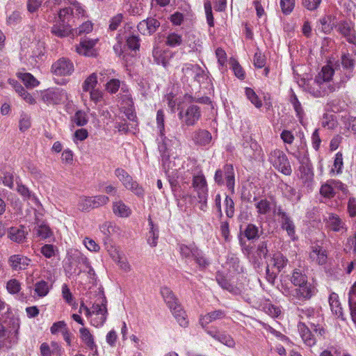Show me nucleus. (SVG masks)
I'll list each match as a JSON object with an SVG mask.
<instances>
[{
	"mask_svg": "<svg viewBox=\"0 0 356 356\" xmlns=\"http://www.w3.org/2000/svg\"><path fill=\"white\" fill-rule=\"evenodd\" d=\"M40 356H61L63 350L60 346L55 341L50 343L44 342L40 346Z\"/></svg>",
	"mask_w": 356,
	"mask_h": 356,
	"instance_id": "4be33fe9",
	"label": "nucleus"
},
{
	"mask_svg": "<svg viewBox=\"0 0 356 356\" xmlns=\"http://www.w3.org/2000/svg\"><path fill=\"white\" fill-rule=\"evenodd\" d=\"M120 86L119 79H111L106 85V90L111 94H115L118 92Z\"/></svg>",
	"mask_w": 356,
	"mask_h": 356,
	"instance_id": "69168bd1",
	"label": "nucleus"
},
{
	"mask_svg": "<svg viewBox=\"0 0 356 356\" xmlns=\"http://www.w3.org/2000/svg\"><path fill=\"white\" fill-rule=\"evenodd\" d=\"M334 74V69L330 65H326L322 67L321 72L316 76V78L324 83H334L332 82Z\"/></svg>",
	"mask_w": 356,
	"mask_h": 356,
	"instance_id": "2f4dec72",
	"label": "nucleus"
},
{
	"mask_svg": "<svg viewBox=\"0 0 356 356\" xmlns=\"http://www.w3.org/2000/svg\"><path fill=\"white\" fill-rule=\"evenodd\" d=\"M92 30V24L91 22L86 21L83 22L77 29H74L75 33L78 35L88 33Z\"/></svg>",
	"mask_w": 356,
	"mask_h": 356,
	"instance_id": "e2e57ef3",
	"label": "nucleus"
},
{
	"mask_svg": "<svg viewBox=\"0 0 356 356\" xmlns=\"http://www.w3.org/2000/svg\"><path fill=\"white\" fill-rule=\"evenodd\" d=\"M170 156H166L161 158L162 161V166L163 169L164 170L165 174L168 176H173L175 175V172L177 171L176 168H174L175 166V162L170 161Z\"/></svg>",
	"mask_w": 356,
	"mask_h": 356,
	"instance_id": "a18cd8bd",
	"label": "nucleus"
},
{
	"mask_svg": "<svg viewBox=\"0 0 356 356\" xmlns=\"http://www.w3.org/2000/svg\"><path fill=\"white\" fill-rule=\"evenodd\" d=\"M298 176L302 183L307 188H312L314 181V172L311 161L300 164L298 168Z\"/></svg>",
	"mask_w": 356,
	"mask_h": 356,
	"instance_id": "a211bd4d",
	"label": "nucleus"
},
{
	"mask_svg": "<svg viewBox=\"0 0 356 356\" xmlns=\"http://www.w3.org/2000/svg\"><path fill=\"white\" fill-rule=\"evenodd\" d=\"M42 99L47 105H56L67 99V93L62 88H49L42 92Z\"/></svg>",
	"mask_w": 356,
	"mask_h": 356,
	"instance_id": "9b49d317",
	"label": "nucleus"
},
{
	"mask_svg": "<svg viewBox=\"0 0 356 356\" xmlns=\"http://www.w3.org/2000/svg\"><path fill=\"white\" fill-rule=\"evenodd\" d=\"M290 102L293 105L297 118L299 119V120H302V119L304 117L305 113L302 107L301 103L299 102L296 95L293 91L290 97Z\"/></svg>",
	"mask_w": 356,
	"mask_h": 356,
	"instance_id": "ea45409f",
	"label": "nucleus"
},
{
	"mask_svg": "<svg viewBox=\"0 0 356 356\" xmlns=\"http://www.w3.org/2000/svg\"><path fill=\"white\" fill-rule=\"evenodd\" d=\"M72 121L77 126L83 127L88 123V119L86 113L84 111L79 110L74 113V116L72 117Z\"/></svg>",
	"mask_w": 356,
	"mask_h": 356,
	"instance_id": "09e8293b",
	"label": "nucleus"
},
{
	"mask_svg": "<svg viewBox=\"0 0 356 356\" xmlns=\"http://www.w3.org/2000/svg\"><path fill=\"white\" fill-rule=\"evenodd\" d=\"M224 178L226 181V186L229 191L232 193H234V170L232 164H226L222 169H218L216 171L214 175V180L218 185H223Z\"/></svg>",
	"mask_w": 356,
	"mask_h": 356,
	"instance_id": "1a4fd4ad",
	"label": "nucleus"
},
{
	"mask_svg": "<svg viewBox=\"0 0 356 356\" xmlns=\"http://www.w3.org/2000/svg\"><path fill=\"white\" fill-rule=\"evenodd\" d=\"M161 140L162 142L159 143L158 149L161 154V158L166 157V156H170L171 154V146L172 141L168 138H167L165 136H164V134H163V136H161Z\"/></svg>",
	"mask_w": 356,
	"mask_h": 356,
	"instance_id": "473e14b6",
	"label": "nucleus"
},
{
	"mask_svg": "<svg viewBox=\"0 0 356 356\" xmlns=\"http://www.w3.org/2000/svg\"><path fill=\"white\" fill-rule=\"evenodd\" d=\"M277 215L280 218L282 229L287 232L288 236L293 241L296 240V226L291 216L280 207L277 209Z\"/></svg>",
	"mask_w": 356,
	"mask_h": 356,
	"instance_id": "ddd939ff",
	"label": "nucleus"
},
{
	"mask_svg": "<svg viewBox=\"0 0 356 356\" xmlns=\"http://www.w3.org/2000/svg\"><path fill=\"white\" fill-rule=\"evenodd\" d=\"M115 175L128 190L132 191L138 197H143L144 190L131 175L122 168H118L115 170Z\"/></svg>",
	"mask_w": 356,
	"mask_h": 356,
	"instance_id": "9d476101",
	"label": "nucleus"
},
{
	"mask_svg": "<svg viewBox=\"0 0 356 356\" xmlns=\"http://www.w3.org/2000/svg\"><path fill=\"white\" fill-rule=\"evenodd\" d=\"M225 213L228 218H232L234 214V203L233 200L228 195H226L225 200Z\"/></svg>",
	"mask_w": 356,
	"mask_h": 356,
	"instance_id": "338daca9",
	"label": "nucleus"
},
{
	"mask_svg": "<svg viewBox=\"0 0 356 356\" xmlns=\"http://www.w3.org/2000/svg\"><path fill=\"white\" fill-rule=\"evenodd\" d=\"M327 227L335 232L346 230V224L342 219L336 213H328L324 218Z\"/></svg>",
	"mask_w": 356,
	"mask_h": 356,
	"instance_id": "aec40b11",
	"label": "nucleus"
},
{
	"mask_svg": "<svg viewBox=\"0 0 356 356\" xmlns=\"http://www.w3.org/2000/svg\"><path fill=\"white\" fill-rule=\"evenodd\" d=\"M321 31L325 34L331 32L334 26V19L331 15L325 16L320 19Z\"/></svg>",
	"mask_w": 356,
	"mask_h": 356,
	"instance_id": "79ce46f5",
	"label": "nucleus"
},
{
	"mask_svg": "<svg viewBox=\"0 0 356 356\" xmlns=\"http://www.w3.org/2000/svg\"><path fill=\"white\" fill-rule=\"evenodd\" d=\"M184 42L183 37L176 32H170L165 38V44L171 48L180 46Z\"/></svg>",
	"mask_w": 356,
	"mask_h": 356,
	"instance_id": "72a5a7b5",
	"label": "nucleus"
},
{
	"mask_svg": "<svg viewBox=\"0 0 356 356\" xmlns=\"http://www.w3.org/2000/svg\"><path fill=\"white\" fill-rule=\"evenodd\" d=\"M74 70L72 62L65 58L58 59L51 66V72L57 76H70Z\"/></svg>",
	"mask_w": 356,
	"mask_h": 356,
	"instance_id": "2eb2a0df",
	"label": "nucleus"
},
{
	"mask_svg": "<svg viewBox=\"0 0 356 356\" xmlns=\"http://www.w3.org/2000/svg\"><path fill=\"white\" fill-rule=\"evenodd\" d=\"M161 293L179 324L181 327H186L188 323L186 318L185 311L182 309L173 292L170 288L165 286L161 288Z\"/></svg>",
	"mask_w": 356,
	"mask_h": 356,
	"instance_id": "39448f33",
	"label": "nucleus"
},
{
	"mask_svg": "<svg viewBox=\"0 0 356 356\" xmlns=\"http://www.w3.org/2000/svg\"><path fill=\"white\" fill-rule=\"evenodd\" d=\"M338 296L337 294L333 293L330 296L329 298V302L331 307V309L333 312H334L336 314H341V308L339 307V302L337 300Z\"/></svg>",
	"mask_w": 356,
	"mask_h": 356,
	"instance_id": "0e129e2a",
	"label": "nucleus"
},
{
	"mask_svg": "<svg viewBox=\"0 0 356 356\" xmlns=\"http://www.w3.org/2000/svg\"><path fill=\"white\" fill-rule=\"evenodd\" d=\"M298 329L300 335L305 344L309 346H312L316 344V340L315 337L305 323L300 322L298 324Z\"/></svg>",
	"mask_w": 356,
	"mask_h": 356,
	"instance_id": "a878e982",
	"label": "nucleus"
},
{
	"mask_svg": "<svg viewBox=\"0 0 356 356\" xmlns=\"http://www.w3.org/2000/svg\"><path fill=\"white\" fill-rule=\"evenodd\" d=\"M17 76L26 87L34 88L39 84V81L30 73L19 72Z\"/></svg>",
	"mask_w": 356,
	"mask_h": 356,
	"instance_id": "a19ab883",
	"label": "nucleus"
},
{
	"mask_svg": "<svg viewBox=\"0 0 356 356\" xmlns=\"http://www.w3.org/2000/svg\"><path fill=\"white\" fill-rule=\"evenodd\" d=\"M78 208L82 211H88L92 209L91 197H80L78 202Z\"/></svg>",
	"mask_w": 356,
	"mask_h": 356,
	"instance_id": "864d4df0",
	"label": "nucleus"
},
{
	"mask_svg": "<svg viewBox=\"0 0 356 356\" xmlns=\"http://www.w3.org/2000/svg\"><path fill=\"white\" fill-rule=\"evenodd\" d=\"M6 289L11 294H16L21 290V284L16 279L10 280L6 284Z\"/></svg>",
	"mask_w": 356,
	"mask_h": 356,
	"instance_id": "13d9d810",
	"label": "nucleus"
},
{
	"mask_svg": "<svg viewBox=\"0 0 356 356\" xmlns=\"http://www.w3.org/2000/svg\"><path fill=\"white\" fill-rule=\"evenodd\" d=\"M97 84V76L96 73L91 74L88 76L82 84V89L83 92H89L95 89Z\"/></svg>",
	"mask_w": 356,
	"mask_h": 356,
	"instance_id": "37998d69",
	"label": "nucleus"
},
{
	"mask_svg": "<svg viewBox=\"0 0 356 356\" xmlns=\"http://www.w3.org/2000/svg\"><path fill=\"white\" fill-rule=\"evenodd\" d=\"M274 266L280 272L288 264V259L282 254L278 252L273 255Z\"/></svg>",
	"mask_w": 356,
	"mask_h": 356,
	"instance_id": "de8ad7c7",
	"label": "nucleus"
},
{
	"mask_svg": "<svg viewBox=\"0 0 356 356\" xmlns=\"http://www.w3.org/2000/svg\"><path fill=\"white\" fill-rule=\"evenodd\" d=\"M292 155L298 161L300 165L310 161L307 152L304 149L296 150Z\"/></svg>",
	"mask_w": 356,
	"mask_h": 356,
	"instance_id": "680f3d73",
	"label": "nucleus"
},
{
	"mask_svg": "<svg viewBox=\"0 0 356 356\" xmlns=\"http://www.w3.org/2000/svg\"><path fill=\"white\" fill-rule=\"evenodd\" d=\"M149 225L150 226V230L147 234V243L151 247H155L157 245L159 239V229L154 225L150 218L149 219Z\"/></svg>",
	"mask_w": 356,
	"mask_h": 356,
	"instance_id": "c9c22d12",
	"label": "nucleus"
},
{
	"mask_svg": "<svg viewBox=\"0 0 356 356\" xmlns=\"http://www.w3.org/2000/svg\"><path fill=\"white\" fill-rule=\"evenodd\" d=\"M86 11L82 5L76 0H71L69 4L60 8L58 17L55 19L51 32L59 38L68 36L72 33V26L76 20L85 16Z\"/></svg>",
	"mask_w": 356,
	"mask_h": 356,
	"instance_id": "f257e3e1",
	"label": "nucleus"
},
{
	"mask_svg": "<svg viewBox=\"0 0 356 356\" xmlns=\"http://www.w3.org/2000/svg\"><path fill=\"white\" fill-rule=\"evenodd\" d=\"M310 258L318 265L325 264L327 259V251L318 245L312 247Z\"/></svg>",
	"mask_w": 356,
	"mask_h": 356,
	"instance_id": "cd10ccee",
	"label": "nucleus"
},
{
	"mask_svg": "<svg viewBox=\"0 0 356 356\" xmlns=\"http://www.w3.org/2000/svg\"><path fill=\"white\" fill-rule=\"evenodd\" d=\"M80 332V337L81 340L86 344V346L90 348V349H92L93 347L95 346L93 337L90 332L89 330L86 327H81L79 330Z\"/></svg>",
	"mask_w": 356,
	"mask_h": 356,
	"instance_id": "c03bdc74",
	"label": "nucleus"
},
{
	"mask_svg": "<svg viewBox=\"0 0 356 356\" xmlns=\"http://www.w3.org/2000/svg\"><path fill=\"white\" fill-rule=\"evenodd\" d=\"M291 283L296 286L293 289V296L299 300H309L316 293L315 287L308 282L307 276L300 269L293 270Z\"/></svg>",
	"mask_w": 356,
	"mask_h": 356,
	"instance_id": "f03ea898",
	"label": "nucleus"
},
{
	"mask_svg": "<svg viewBox=\"0 0 356 356\" xmlns=\"http://www.w3.org/2000/svg\"><path fill=\"white\" fill-rule=\"evenodd\" d=\"M185 44L190 49L189 51L200 52L202 48V42L200 36L193 32H188L184 40Z\"/></svg>",
	"mask_w": 356,
	"mask_h": 356,
	"instance_id": "5701e85b",
	"label": "nucleus"
},
{
	"mask_svg": "<svg viewBox=\"0 0 356 356\" xmlns=\"http://www.w3.org/2000/svg\"><path fill=\"white\" fill-rule=\"evenodd\" d=\"M299 316L302 319L305 318L308 319V324L310 325L313 332L318 337H324L326 330L324 328V317L321 311L313 308H306L298 309Z\"/></svg>",
	"mask_w": 356,
	"mask_h": 356,
	"instance_id": "20e7f679",
	"label": "nucleus"
},
{
	"mask_svg": "<svg viewBox=\"0 0 356 356\" xmlns=\"http://www.w3.org/2000/svg\"><path fill=\"white\" fill-rule=\"evenodd\" d=\"M320 193L324 197L329 199L334 197L336 193L332 184L330 183V180H328L326 183L322 184L320 188Z\"/></svg>",
	"mask_w": 356,
	"mask_h": 356,
	"instance_id": "8fccbe9b",
	"label": "nucleus"
},
{
	"mask_svg": "<svg viewBox=\"0 0 356 356\" xmlns=\"http://www.w3.org/2000/svg\"><path fill=\"white\" fill-rule=\"evenodd\" d=\"M179 115L184 124L187 126H193L200 119L201 113L200 108L197 106L191 105L186 111H180Z\"/></svg>",
	"mask_w": 356,
	"mask_h": 356,
	"instance_id": "4468645a",
	"label": "nucleus"
},
{
	"mask_svg": "<svg viewBox=\"0 0 356 356\" xmlns=\"http://www.w3.org/2000/svg\"><path fill=\"white\" fill-rule=\"evenodd\" d=\"M161 26L160 22L153 17H149L140 22L137 26L138 31L144 35H151Z\"/></svg>",
	"mask_w": 356,
	"mask_h": 356,
	"instance_id": "6ab92c4d",
	"label": "nucleus"
},
{
	"mask_svg": "<svg viewBox=\"0 0 356 356\" xmlns=\"http://www.w3.org/2000/svg\"><path fill=\"white\" fill-rule=\"evenodd\" d=\"M336 88L334 83H324L316 77L314 81L305 84L306 91L316 98L327 96L334 92Z\"/></svg>",
	"mask_w": 356,
	"mask_h": 356,
	"instance_id": "423d86ee",
	"label": "nucleus"
},
{
	"mask_svg": "<svg viewBox=\"0 0 356 356\" xmlns=\"http://www.w3.org/2000/svg\"><path fill=\"white\" fill-rule=\"evenodd\" d=\"M268 161L281 173L285 175H291L292 169L290 162L283 151L277 149L271 151Z\"/></svg>",
	"mask_w": 356,
	"mask_h": 356,
	"instance_id": "0eeeda50",
	"label": "nucleus"
},
{
	"mask_svg": "<svg viewBox=\"0 0 356 356\" xmlns=\"http://www.w3.org/2000/svg\"><path fill=\"white\" fill-rule=\"evenodd\" d=\"M192 139L195 145L206 146L210 144L212 136L209 131L204 129H199L193 133Z\"/></svg>",
	"mask_w": 356,
	"mask_h": 356,
	"instance_id": "bb28decb",
	"label": "nucleus"
},
{
	"mask_svg": "<svg viewBox=\"0 0 356 356\" xmlns=\"http://www.w3.org/2000/svg\"><path fill=\"white\" fill-rule=\"evenodd\" d=\"M31 259L21 254L11 255L8 259V263L14 270H25L29 266Z\"/></svg>",
	"mask_w": 356,
	"mask_h": 356,
	"instance_id": "393cba45",
	"label": "nucleus"
},
{
	"mask_svg": "<svg viewBox=\"0 0 356 356\" xmlns=\"http://www.w3.org/2000/svg\"><path fill=\"white\" fill-rule=\"evenodd\" d=\"M113 211L115 215L122 218L131 214V209L122 201L113 202Z\"/></svg>",
	"mask_w": 356,
	"mask_h": 356,
	"instance_id": "f704fd0d",
	"label": "nucleus"
},
{
	"mask_svg": "<svg viewBox=\"0 0 356 356\" xmlns=\"http://www.w3.org/2000/svg\"><path fill=\"white\" fill-rule=\"evenodd\" d=\"M49 284L48 282L40 280L35 284V292L39 297L46 296L49 291Z\"/></svg>",
	"mask_w": 356,
	"mask_h": 356,
	"instance_id": "49530a36",
	"label": "nucleus"
},
{
	"mask_svg": "<svg viewBox=\"0 0 356 356\" xmlns=\"http://www.w3.org/2000/svg\"><path fill=\"white\" fill-rule=\"evenodd\" d=\"M192 186L196 192L200 209L206 211L207 208L208 187L206 179L203 175L193 176Z\"/></svg>",
	"mask_w": 356,
	"mask_h": 356,
	"instance_id": "6e6552de",
	"label": "nucleus"
},
{
	"mask_svg": "<svg viewBox=\"0 0 356 356\" xmlns=\"http://www.w3.org/2000/svg\"><path fill=\"white\" fill-rule=\"evenodd\" d=\"M197 250L198 248L194 245H186L181 244L179 245L180 254L186 260L193 259Z\"/></svg>",
	"mask_w": 356,
	"mask_h": 356,
	"instance_id": "e433bc0d",
	"label": "nucleus"
},
{
	"mask_svg": "<svg viewBox=\"0 0 356 356\" xmlns=\"http://www.w3.org/2000/svg\"><path fill=\"white\" fill-rule=\"evenodd\" d=\"M255 207L259 214L265 215L270 211V203L266 199H262L255 204Z\"/></svg>",
	"mask_w": 356,
	"mask_h": 356,
	"instance_id": "3c124183",
	"label": "nucleus"
},
{
	"mask_svg": "<svg viewBox=\"0 0 356 356\" xmlns=\"http://www.w3.org/2000/svg\"><path fill=\"white\" fill-rule=\"evenodd\" d=\"M127 44L130 49L138 50L140 48V39L138 35H132L127 39Z\"/></svg>",
	"mask_w": 356,
	"mask_h": 356,
	"instance_id": "774afa93",
	"label": "nucleus"
},
{
	"mask_svg": "<svg viewBox=\"0 0 356 356\" xmlns=\"http://www.w3.org/2000/svg\"><path fill=\"white\" fill-rule=\"evenodd\" d=\"M280 7L284 15H289L295 6V0H280Z\"/></svg>",
	"mask_w": 356,
	"mask_h": 356,
	"instance_id": "bf43d9fd",
	"label": "nucleus"
},
{
	"mask_svg": "<svg viewBox=\"0 0 356 356\" xmlns=\"http://www.w3.org/2000/svg\"><path fill=\"white\" fill-rule=\"evenodd\" d=\"M227 314V312L224 309H213L204 315H200L199 322L202 327L205 330L207 328H209L208 327L209 324L226 318Z\"/></svg>",
	"mask_w": 356,
	"mask_h": 356,
	"instance_id": "f8f14e48",
	"label": "nucleus"
},
{
	"mask_svg": "<svg viewBox=\"0 0 356 356\" xmlns=\"http://www.w3.org/2000/svg\"><path fill=\"white\" fill-rule=\"evenodd\" d=\"M19 328V324L15 319L0 323V349L8 350L17 343Z\"/></svg>",
	"mask_w": 356,
	"mask_h": 356,
	"instance_id": "7ed1b4c3",
	"label": "nucleus"
},
{
	"mask_svg": "<svg viewBox=\"0 0 356 356\" xmlns=\"http://www.w3.org/2000/svg\"><path fill=\"white\" fill-rule=\"evenodd\" d=\"M218 284L225 290L228 291L233 295H239L241 290L239 288L232 284L222 274L218 273L216 276Z\"/></svg>",
	"mask_w": 356,
	"mask_h": 356,
	"instance_id": "c85d7f7f",
	"label": "nucleus"
},
{
	"mask_svg": "<svg viewBox=\"0 0 356 356\" xmlns=\"http://www.w3.org/2000/svg\"><path fill=\"white\" fill-rule=\"evenodd\" d=\"M91 200H92V209H95V208H98L102 206H104V205L106 204L109 201L108 197L104 195H99L91 197Z\"/></svg>",
	"mask_w": 356,
	"mask_h": 356,
	"instance_id": "6e6d98bb",
	"label": "nucleus"
},
{
	"mask_svg": "<svg viewBox=\"0 0 356 356\" xmlns=\"http://www.w3.org/2000/svg\"><path fill=\"white\" fill-rule=\"evenodd\" d=\"M37 226L34 228L36 235L41 238H47L51 235V231L49 227L44 222H40L39 220H36Z\"/></svg>",
	"mask_w": 356,
	"mask_h": 356,
	"instance_id": "4c0bfd02",
	"label": "nucleus"
},
{
	"mask_svg": "<svg viewBox=\"0 0 356 356\" xmlns=\"http://www.w3.org/2000/svg\"><path fill=\"white\" fill-rule=\"evenodd\" d=\"M96 43V40L84 39L76 46V51L80 55L93 56L95 55L94 47Z\"/></svg>",
	"mask_w": 356,
	"mask_h": 356,
	"instance_id": "b1692460",
	"label": "nucleus"
},
{
	"mask_svg": "<svg viewBox=\"0 0 356 356\" xmlns=\"http://www.w3.org/2000/svg\"><path fill=\"white\" fill-rule=\"evenodd\" d=\"M245 95L247 98L254 104L257 108H259L262 106L261 101L259 99L255 92L250 88H245Z\"/></svg>",
	"mask_w": 356,
	"mask_h": 356,
	"instance_id": "603ef678",
	"label": "nucleus"
},
{
	"mask_svg": "<svg viewBox=\"0 0 356 356\" xmlns=\"http://www.w3.org/2000/svg\"><path fill=\"white\" fill-rule=\"evenodd\" d=\"M266 63V58L265 55H264L261 51L257 49V51L254 53L253 63L255 67L257 68H262L265 67Z\"/></svg>",
	"mask_w": 356,
	"mask_h": 356,
	"instance_id": "5fc2aeb1",
	"label": "nucleus"
},
{
	"mask_svg": "<svg viewBox=\"0 0 356 356\" xmlns=\"http://www.w3.org/2000/svg\"><path fill=\"white\" fill-rule=\"evenodd\" d=\"M342 67L346 70V77L347 79H350L353 76V72L355 68V60L353 56L348 53L342 55L341 58Z\"/></svg>",
	"mask_w": 356,
	"mask_h": 356,
	"instance_id": "c756f323",
	"label": "nucleus"
},
{
	"mask_svg": "<svg viewBox=\"0 0 356 356\" xmlns=\"http://www.w3.org/2000/svg\"><path fill=\"white\" fill-rule=\"evenodd\" d=\"M243 234L249 241L256 240L259 237V227L254 224L250 223L244 229Z\"/></svg>",
	"mask_w": 356,
	"mask_h": 356,
	"instance_id": "58836bf2",
	"label": "nucleus"
},
{
	"mask_svg": "<svg viewBox=\"0 0 356 356\" xmlns=\"http://www.w3.org/2000/svg\"><path fill=\"white\" fill-rule=\"evenodd\" d=\"M343 166V154L341 152H337L335 154L332 171L336 170L337 174H340L342 172V168Z\"/></svg>",
	"mask_w": 356,
	"mask_h": 356,
	"instance_id": "052dcab7",
	"label": "nucleus"
},
{
	"mask_svg": "<svg viewBox=\"0 0 356 356\" xmlns=\"http://www.w3.org/2000/svg\"><path fill=\"white\" fill-rule=\"evenodd\" d=\"M337 31L346 39L348 42L356 45L355 31L351 23L340 22L337 26Z\"/></svg>",
	"mask_w": 356,
	"mask_h": 356,
	"instance_id": "412c9836",
	"label": "nucleus"
},
{
	"mask_svg": "<svg viewBox=\"0 0 356 356\" xmlns=\"http://www.w3.org/2000/svg\"><path fill=\"white\" fill-rule=\"evenodd\" d=\"M106 300L105 298L102 299L101 304H94L92 307V312L97 317L92 319V324L98 327L102 325L106 320L107 309L106 307Z\"/></svg>",
	"mask_w": 356,
	"mask_h": 356,
	"instance_id": "dca6fc26",
	"label": "nucleus"
},
{
	"mask_svg": "<svg viewBox=\"0 0 356 356\" xmlns=\"http://www.w3.org/2000/svg\"><path fill=\"white\" fill-rule=\"evenodd\" d=\"M205 14L207 17V22L210 27L214 26V18L212 13V6L210 1H207L204 4Z\"/></svg>",
	"mask_w": 356,
	"mask_h": 356,
	"instance_id": "4d7b16f0",
	"label": "nucleus"
},
{
	"mask_svg": "<svg viewBox=\"0 0 356 356\" xmlns=\"http://www.w3.org/2000/svg\"><path fill=\"white\" fill-rule=\"evenodd\" d=\"M26 232L24 230V227L21 226L12 227L8 229V235L9 238L16 243H22L26 238Z\"/></svg>",
	"mask_w": 356,
	"mask_h": 356,
	"instance_id": "7c9ffc66",
	"label": "nucleus"
},
{
	"mask_svg": "<svg viewBox=\"0 0 356 356\" xmlns=\"http://www.w3.org/2000/svg\"><path fill=\"white\" fill-rule=\"evenodd\" d=\"M205 332L215 340L229 348H234L236 343L234 339L225 332H220L217 327L207 328Z\"/></svg>",
	"mask_w": 356,
	"mask_h": 356,
	"instance_id": "f3484780",
	"label": "nucleus"
}]
</instances>
